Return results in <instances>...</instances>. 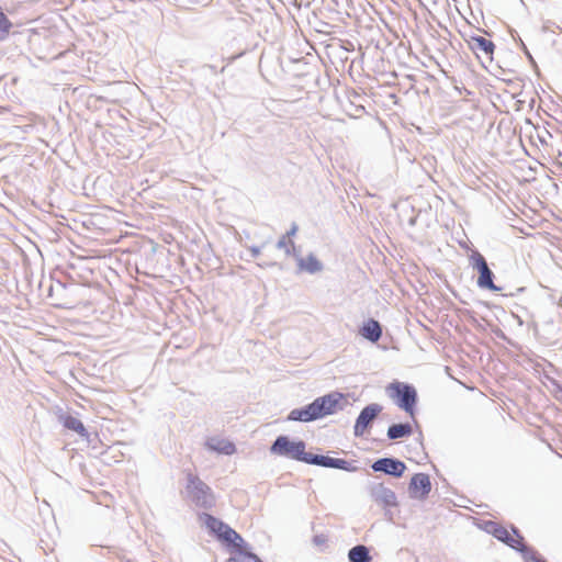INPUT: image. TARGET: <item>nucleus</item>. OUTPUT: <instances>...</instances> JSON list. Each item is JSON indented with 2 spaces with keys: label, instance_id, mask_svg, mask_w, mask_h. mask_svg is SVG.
I'll return each mask as SVG.
<instances>
[{
  "label": "nucleus",
  "instance_id": "obj_8",
  "mask_svg": "<svg viewBox=\"0 0 562 562\" xmlns=\"http://www.w3.org/2000/svg\"><path fill=\"white\" fill-rule=\"evenodd\" d=\"M493 536L503 541L510 548L524 552L527 548L525 546L524 537L514 528L507 529L503 526L494 527L492 531Z\"/></svg>",
  "mask_w": 562,
  "mask_h": 562
},
{
  "label": "nucleus",
  "instance_id": "obj_13",
  "mask_svg": "<svg viewBox=\"0 0 562 562\" xmlns=\"http://www.w3.org/2000/svg\"><path fill=\"white\" fill-rule=\"evenodd\" d=\"M297 266L300 270L308 273H316L321 271L323 268L322 262L313 254H310L306 257L299 258Z\"/></svg>",
  "mask_w": 562,
  "mask_h": 562
},
{
  "label": "nucleus",
  "instance_id": "obj_1",
  "mask_svg": "<svg viewBox=\"0 0 562 562\" xmlns=\"http://www.w3.org/2000/svg\"><path fill=\"white\" fill-rule=\"evenodd\" d=\"M342 397L344 396L340 393H331L318 397L304 408L293 409L289 415V419L311 422L322 418L326 415L334 414L337 411V406Z\"/></svg>",
  "mask_w": 562,
  "mask_h": 562
},
{
  "label": "nucleus",
  "instance_id": "obj_6",
  "mask_svg": "<svg viewBox=\"0 0 562 562\" xmlns=\"http://www.w3.org/2000/svg\"><path fill=\"white\" fill-rule=\"evenodd\" d=\"M468 47L475 54L477 58H484L487 61H493L495 44L483 36L472 35L465 40Z\"/></svg>",
  "mask_w": 562,
  "mask_h": 562
},
{
  "label": "nucleus",
  "instance_id": "obj_22",
  "mask_svg": "<svg viewBox=\"0 0 562 562\" xmlns=\"http://www.w3.org/2000/svg\"><path fill=\"white\" fill-rule=\"evenodd\" d=\"M296 232H297V226L295 224H293L291 229L284 236H289L292 239V237L296 234Z\"/></svg>",
  "mask_w": 562,
  "mask_h": 562
},
{
  "label": "nucleus",
  "instance_id": "obj_16",
  "mask_svg": "<svg viewBox=\"0 0 562 562\" xmlns=\"http://www.w3.org/2000/svg\"><path fill=\"white\" fill-rule=\"evenodd\" d=\"M348 558L350 562H371L372 558L369 554V549L366 546L359 544L349 550Z\"/></svg>",
  "mask_w": 562,
  "mask_h": 562
},
{
  "label": "nucleus",
  "instance_id": "obj_5",
  "mask_svg": "<svg viewBox=\"0 0 562 562\" xmlns=\"http://www.w3.org/2000/svg\"><path fill=\"white\" fill-rule=\"evenodd\" d=\"M471 262L474 269L479 271L477 285L482 289L496 290L493 282V273L487 266L485 258L477 251L471 255Z\"/></svg>",
  "mask_w": 562,
  "mask_h": 562
},
{
  "label": "nucleus",
  "instance_id": "obj_15",
  "mask_svg": "<svg viewBox=\"0 0 562 562\" xmlns=\"http://www.w3.org/2000/svg\"><path fill=\"white\" fill-rule=\"evenodd\" d=\"M361 335L372 342H376L382 335L380 324L374 319H369L361 328Z\"/></svg>",
  "mask_w": 562,
  "mask_h": 562
},
{
  "label": "nucleus",
  "instance_id": "obj_19",
  "mask_svg": "<svg viewBox=\"0 0 562 562\" xmlns=\"http://www.w3.org/2000/svg\"><path fill=\"white\" fill-rule=\"evenodd\" d=\"M308 459L306 460V463H313L322 467L331 468L334 458L325 457V456H313L308 453Z\"/></svg>",
  "mask_w": 562,
  "mask_h": 562
},
{
  "label": "nucleus",
  "instance_id": "obj_23",
  "mask_svg": "<svg viewBox=\"0 0 562 562\" xmlns=\"http://www.w3.org/2000/svg\"><path fill=\"white\" fill-rule=\"evenodd\" d=\"M251 251H252V254H254V255H257V254H258V250H257V249H255V248H252V249H251Z\"/></svg>",
  "mask_w": 562,
  "mask_h": 562
},
{
  "label": "nucleus",
  "instance_id": "obj_17",
  "mask_svg": "<svg viewBox=\"0 0 562 562\" xmlns=\"http://www.w3.org/2000/svg\"><path fill=\"white\" fill-rule=\"evenodd\" d=\"M412 434V427L409 424H394L387 430L390 439H397Z\"/></svg>",
  "mask_w": 562,
  "mask_h": 562
},
{
  "label": "nucleus",
  "instance_id": "obj_10",
  "mask_svg": "<svg viewBox=\"0 0 562 562\" xmlns=\"http://www.w3.org/2000/svg\"><path fill=\"white\" fill-rule=\"evenodd\" d=\"M381 412V407L378 404H371L369 406H366L360 415L358 416L355 425V434L357 436L363 435L367 427L370 425V423L378 416V414Z\"/></svg>",
  "mask_w": 562,
  "mask_h": 562
},
{
  "label": "nucleus",
  "instance_id": "obj_4",
  "mask_svg": "<svg viewBox=\"0 0 562 562\" xmlns=\"http://www.w3.org/2000/svg\"><path fill=\"white\" fill-rule=\"evenodd\" d=\"M391 398L411 416L414 415L416 404V391L413 386L402 382L391 383L387 387Z\"/></svg>",
  "mask_w": 562,
  "mask_h": 562
},
{
  "label": "nucleus",
  "instance_id": "obj_12",
  "mask_svg": "<svg viewBox=\"0 0 562 562\" xmlns=\"http://www.w3.org/2000/svg\"><path fill=\"white\" fill-rule=\"evenodd\" d=\"M233 550L234 555L227 562H261L256 554L249 551L245 540L243 541V548H234Z\"/></svg>",
  "mask_w": 562,
  "mask_h": 562
},
{
  "label": "nucleus",
  "instance_id": "obj_2",
  "mask_svg": "<svg viewBox=\"0 0 562 562\" xmlns=\"http://www.w3.org/2000/svg\"><path fill=\"white\" fill-rule=\"evenodd\" d=\"M200 519L218 541L232 549L243 548L244 539L228 525L206 513L202 514Z\"/></svg>",
  "mask_w": 562,
  "mask_h": 562
},
{
  "label": "nucleus",
  "instance_id": "obj_14",
  "mask_svg": "<svg viewBox=\"0 0 562 562\" xmlns=\"http://www.w3.org/2000/svg\"><path fill=\"white\" fill-rule=\"evenodd\" d=\"M206 446L209 449L224 454H233L236 451L235 445L226 439L211 438L207 440Z\"/></svg>",
  "mask_w": 562,
  "mask_h": 562
},
{
  "label": "nucleus",
  "instance_id": "obj_21",
  "mask_svg": "<svg viewBox=\"0 0 562 562\" xmlns=\"http://www.w3.org/2000/svg\"><path fill=\"white\" fill-rule=\"evenodd\" d=\"M333 463L334 464H331V468L347 470V471L353 470V467L351 465V463L344 459L334 458Z\"/></svg>",
  "mask_w": 562,
  "mask_h": 562
},
{
  "label": "nucleus",
  "instance_id": "obj_3",
  "mask_svg": "<svg viewBox=\"0 0 562 562\" xmlns=\"http://www.w3.org/2000/svg\"><path fill=\"white\" fill-rule=\"evenodd\" d=\"M271 453L304 461L308 459L303 441H291L286 436H279L270 448Z\"/></svg>",
  "mask_w": 562,
  "mask_h": 562
},
{
  "label": "nucleus",
  "instance_id": "obj_18",
  "mask_svg": "<svg viewBox=\"0 0 562 562\" xmlns=\"http://www.w3.org/2000/svg\"><path fill=\"white\" fill-rule=\"evenodd\" d=\"M63 423L66 428L74 430L81 436L86 435V428L81 420H79L78 418L68 415L64 418Z\"/></svg>",
  "mask_w": 562,
  "mask_h": 562
},
{
  "label": "nucleus",
  "instance_id": "obj_9",
  "mask_svg": "<svg viewBox=\"0 0 562 562\" xmlns=\"http://www.w3.org/2000/svg\"><path fill=\"white\" fill-rule=\"evenodd\" d=\"M374 471L384 472L386 474L400 477L406 470L404 462L395 459L383 458L375 461L372 465Z\"/></svg>",
  "mask_w": 562,
  "mask_h": 562
},
{
  "label": "nucleus",
  "instance_id": "obj_20",
  "mask_svg": "<svg viewBox=\"0 0 562 562\" xmlns=\"http://www.w3.org/2000/svg\"><path fill=\"white\" fill-rule=\"evenodd\" d=\"M278 247L283 249L288 255H291L294 249V241L289 236H282L278 241Z\"/></svg>",
  "mask_w": 562,
  "mask_h": 562
},
{
  "label": "nucleus",
  "instance_id": "obj_11",
  "mask_svg": "<svg viewBox=\"0 0 562 562\" xmlns=\"http://www.w3.org/2000/svg\"><path fill=\"white\" fill-rule=\"evenodd\" d=\"M431 490L430 479L425 473L415 474L409 483V492L413 497L424 498Z\"/></svg>",
  "mask_w": 562,
  "mask_h": 562
},
{
  "label": "nucleus",
  "instance_id": "obj_7",
  "mask_svg": "<svg viewBox=\"0 0 562 562\" xmlns=\"http://www.w3.org/2000/svg\"><path fill=\"white\" fill-rule=\"evenodd\" d=\"M187 491L194 502L205 505L212 498V491L199 476L188 474Z\"/></svg>",
  "mask_w": 562,
  "mask_h": 562
}]
</instances>
